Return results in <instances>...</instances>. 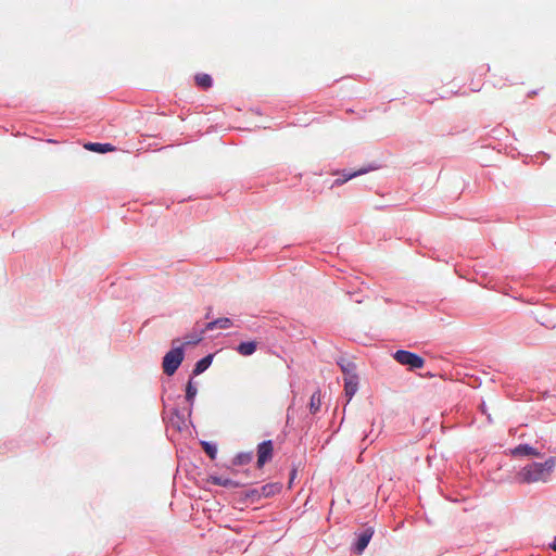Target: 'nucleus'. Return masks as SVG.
Wrapping results in <instances>:
<instances>
[{
    "mask_svg": "<svg viewBox=\"0 0 556 556\" xmlns=\"http://www.w3.org/2000/svg\"><path fill=\"white\" fill-rule=\"evenodd\" d=\"M341 366V369L344 374V377L345 376H354V375H357L356 374V366L354 363L352 362H343L340 364Z\"/></svg>",
    "mask_w": 556,
    "mask_h": 556,
    "instance_id": "17",
    "label": "nucleus"
},
{
    "mask_svg": "<svg viewBox=\"0 0 556 556\" xmlns=\"http://www.w3.org/2000/svg\"><path fill=\"white\" fill-rule=\"evenodd\" d=\"M374 535V528L367 527L363 531H361L357 534V541L354 546V552L356 554H362L364 549L367 547L368 543L370 542L371 538Z\"/></svg>",
    "mask_w": 556,
    "mask_h": 556,
    "instance_id": "5",
    "label": "nucleus"
},
{
    "mask_svg": "<svg viewBox=\"0 0 556 556\" xmlns=\"http://www.w3.org/2000/svg\"><path fill=\"white\" fill-rule=\"evenodd\" d=\"M295 473H296V472H295V470H293V471H292V473H291V479H290V482H292V480L294 479V477H295Z\"/></svg>",
    "mask_w": 556,
    "mask_h": 556,
    "instance_id": "23",
    "label": "nucleus"
},
{
    "mask_svg": "<svg viewBox=\"0 0 556 556\" xmlns=\"http://www.w3.org/2000/svg\"><path fill=\"white\" fill-rule=\"evenodd\" d=\"M212 359H213V356L212 355H207V356L201 358L200 361H198L195 366H194L193 374L194 375H200L204 370H206L208 368V366L211 365Z\"/></svg>",
    "mask_w": 556,
    "mask_h": 556,
    "instance_id": "12",
    "label": "nucleus"
},
{
    "mask_svg": "<svg viewBox=\"0 0 556 556\" xmlns=\"http://www.w3.org/2000/svg\"><path fill=\"white\" fill-rule=\"evenodd\" d=\"M256 348L257 343L255 341H249L241 342L236 350L240 355L250 356L256 351Z\"/></svg>",
    "mask_w": 556,
    "mask_h": 556,
    "instance_id": "9",
    "label": "nucleus"
},
{
    "mask_svg": "<svg viewBox=\"0 0 556 556\" xmlns=\"http://www.w3.org/2000/svg\"><path fill=\"white\" fill-rule=\"evenodd\" d=\"M85 148L89 151L105 153L112 152L115 148L111 143H87Z\"/></svg>",
    "mask_w": 556,
    "mask_h": 556,
    "instance_id": "11",
    "label": "nucleus"
},
{
    "mask_svg": "<svg viewBox=\"0 0 556 556\" xmlns=\"http://www.w3.org/2000/svg\"><path fill=\"white\" fill-rule=\"evenodd\" d=\"M552 548H553L554 551H556V538H555V539H554V541H553Z\"/></svg>",
    "mask_w": 556,
    "mask_h": 556,
    "instance_id": "22",
    "label": "nucleus"
},
{
    "mask_svg": "<svg viewBox=\"0 0 556 556\" xmlns=\"http://www.w3.org/2000/svg\"><path fill=\"white\" fill-rule=\"evenodd\" d=\"M194 79L195 84L203 89H207L212 86V78L207 74H198Z\"/></svg>",
    "mask_w": 556,
    "mask_h": 556,
    "instance_id": "15",
    "label": "nucleus"
},
{
    "mask_svg": "<svg viewBox=\"0 0 556 556\" xmlns=\"http://www.w3.org/2000/svg\"><path fill=\"white\" fill-rule=\"evenodd\" d=\"M201 340H202V337H201V336L195 334V336H193V337L188 338V339H187V341H186V344H191V343H192V344H197V343H199Z\"/></svg>",
    "mask_w": 556,
    "mask_h": 556,
    "instance_id": "20",
    "label": "nucleus"
},
{
    "mask_svg": "<svg viewBox=\"0 0 556 556\" xmlns=\"http://www.w3.org/2000/svg\"><path fill=\"white\" fill-rule=\"evenodd\" d=\"M362 173H365V170H359L358 173H353V174L349 175L343 181H346L348 179H351V178H353L356 175L362 174Z\"/></svg>",
    "mask_w": 556,
    "mask_h": 556,
    "instance_id": "21",
    "label": "nucleus"
},
{
    "mask_svg": "<svg viewBox=\"0 0 556 556\" xmlns=\"http://www.w3.org/2000/svg\"><path fill=\"white\" fill-rule=\"evenodd\" d=\"M280 490H281V485L279 483H268V484L263 485L260 491L254 490L252 492V494L253 495L257 494L258 497H261V496L268 497V496L279 493Z\"/></svg>",
    "mask_w": 556,
    "mask_h": 556,
    "instance_id": "8",
    "label": "nucleus"
},
{
    "mask_svg": "<svg viewBox=\"0 0 556 556\" xmlns=\"http://www.w3.org/2000/svg\"><path fill=\"white\" fill-rule=\"evenodd\" d=\"M211 481L215 485H220V486H226V488H238L239 486V483L235 482L233 480L223 478V477H217V476H212Z\"/></svg>",
    "mask_w": 556,
    "mask_h": 556,
    "instance_id": "13",
    "label": "nucleus"
},
{
    "mask_svg": "<svg viewBox=\"0 0 556 556\" xmlns=\"http://www.w3.org/2000/svg\"><path fill=\"white\" fill-rule=\"evenodd\" d=\"M513 456H532V457H541V453L530 446L529 444H519L515 448L510 451Z\"/></svg>",
    "mask_w": 556,
    "mask_h": 556,
    "instance_id": "6",
    "label": "nucleus"
},
{
    "mask_svg": "<svg viewBox=\"0 0 556 556\" xmlns=\"http://www.w3.org/2000/svg\"><path fill=\"white\" fill-rule=\"evenodd\" d=\"M274 444L271 440L263 441L257 445V467L262 468L273 458Z\"/></svg>",
    "mask_w": 556,
    "mask_h": 556,
    "instance_id": "4",
    "label": "nucleus"
},
{
    "mask_svg": "<svg viewBox=\"0 0 556 556\" xmlns=\"http://www.w3.org/2000/svg\"><path fill=\"white\" fill-rule=\"evenodd\" d=\"M320 406H321L320 392L316 391L312 394L311 400H309V412L312 414H316L317 412H319Z\"/></svg>",
    "mask_w": 556,
    "mask_h": 556,
    "instance_id": "14",
    "label": "nucleus"
},
{
    "mask_svg": "<svg viewBox=\"0 0 556 556\" xmlns=\"http://www.w3.org/2000/svg\"><path fill=\"white\" fill-rule=\"evenodd\" d=\"M251 460H252V454L244 453V454H239L236 456L235 464L236 465H245V464H249Z\"/></svg>",
    "mask_w": 556,
    "mask_h": 556,
    "instance_id": "19",
    "label": "nucleus"
},
{
    "mask_svg": "<svg viewBox=\"0 0 556 556\" xmlns=\"http://www.w3.org/2000/svg\"><path fill=\"white\" fill-rule=\"evenodd\" d=\"M184 361V351L181 346H177L167 352L163 358V371L167 376H172L176 372L178 367Z\"/></svg>",
    "mask_w": 556,
    "mask_h": 556,
    "instance_id": "2",
    "label": "nucleus"
},
{
    "mask_svg": "<svg viewBox=\"0 0 556 556\" xmlns=\"http://www.w3.org/2000/svg\"><path fill=\"white\" fill-rule=\"evenodd\" d=\"M358 387V376H345L344 377V392L348 396L349 401L353 397V395L357 392Z\"/></svg>",
    "mask_w": 556,
    "mask_h": 556,
    "instance_id": "7",
    "label": "nucleus"
},
{
    "mask_svg": "<svg viewBox=\"0 0 556 556\" xmlns=\"http://www.w3.org/2000/svg\"><path fill=\"white\" fill-rule=\"evenodd\" d=\"M393 357L397 363L408 366L410 369L421 368L425 365V359L421 356L405 350L396 351Z\"/></svg>",
    "mask_w": 556,
    "mask_h": 556,
    "instance_id": "3",
    "label": "nucleus"
},
{
    "mask_svg": "<svg viewBox=\"0 0 556 556\" xmlns=\"http://www.w3.org/2000/svg\"><path fill=\"white\" fill-rule=\"evenodd\" d=\"M197 392H198L197 387L192 383V380H189V382L187 383V387H186V400L190 404L193 403Z\"/></svg>",
    "mask_w": 556,
    "mask_h": 556,
    "instance_id": "16",
    "label": "nucleus"
},
{
    "mask_svg": "<svg viewBox=\"0 0 556 556\" xmlns=\"http://www.w3.org/2000/svg\"><path fill=\"white\" fill-rule=\"evenodd\" d=\"M555 466V457H549L544 463H531L517 473V479L521 483L546 482Z\"/></svg>",
    "mask_w": 556,
    "mask_h": 556,
    "instance_id": "1",
    "label": "nucleus"
},
{
    "mask_svg": "<svg viewBox=\"0 0 556 556\" xmlns=\"http://www.w3.org/2000/svg\"><path fill=\"white\" fill-rule=\"evenodd\" d=\"M232 326V321L228 317L217 318L208 323L205 327L206 330H213L215 328L227 329Z\"/></svg>",
    "mask_w": 556,
    "mask_h": 556,
    "instance_id": "10",
    "label": "nucleus"
},
{
    "mask_svg": "<svg viewBox=\"0 0 556 556\" xmlns=\"http://www.w3.org/2000/svg\"><path fill=\"white\" fill-rule=\"evenodd\" d=\"M201 444L205 453L210 456V458L215 459L217 455V447L208 442H202Z\"/></svg>",
    "mask_w": 556,
    "mask_h": 556,
    "instance_id": "18",
    "label": "nucleus"
}]
</instances>
